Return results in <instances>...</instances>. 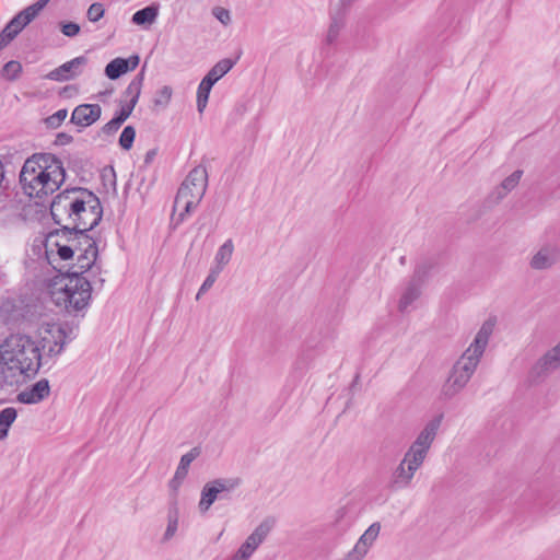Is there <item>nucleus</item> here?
I'll return each instance as SVG.
<instances>
[{"mask_svg":"<svg viewBox=\"0 0 560 560\" xmlns=\"http://www.w3.org/2000/svg\"><path fill=\"white\" fill-rule=\"evenodd\" d=\"M73 141V137L67 132H59L56 136L55 144L56 145H67Z\"/></svg>","mask_w":560,"mask_h":560,"instance_id":"obj_44","label":"nucleus"},{"mask_svg":"<svg viewBox=\"0 0 560 560\" xmlns=\"http://www.w3.org/2000/svg\"><path fill=\"white\" fill-rule=\"evenodd\" d=\"M178 523L170 521L164 533V540L172 538L177 530Z\"/></svg>","mask_w":560,"mask_h":560,"instance_id":"obj_47","label":"nucleus"},{"mask_svg":"<svg viewBox=\"0 0 560 560\" xmlns=\"http://www.w3.org/2000/svg\"><path fill=\"white\" fill-rule=\"evenodd\" d=\"M213 14L224 25H226L231 21L230 12L223 8H214Z\"/></svg>","mask_w":560,"mask_h":560,"instance_id":"obj_43","label":"nucleus"},{"mask_svg":"<svg viewBox=\"0 0 560 560\" xmlns=\"http://www.w3.org/2000/svg\"><path fill=\"white\" fill-rule=\"evenodd\" d=\"M160 5L152 3L138 11L131 18V22L139 26H149L155 22L159 15Z\"/></svg>","mask_w":560,"mask_h":560,"instance_id":"obj_17","label":"nucleus"},{"mask_svg":"<svg viewBox=\"0 0 560 560\" xmlns=\"http://www.w3.org/2000/svg\"><path fill=\"white\" fill-rule=\"evenodd\" d=\"M88 63V58L85 56H79L73 58L70 61H67L59 66L58 68L51 70L46 78L52 81H68L74 79L81 73V67Z\"/></svg>","mask_w":560,"mask_h":560,"instance_id":"obj_11","label":"nucleus"},{"mask_svg":"<svg viewBox=\"0 0 560 560\" xmlns=\"http://www.w3.org/2000/svg\"><path fill=\"white\" fill-rule=\"evenodd\" d=\"M523 172L517 170L508 176L501 184V188L504 190L503 194L499 191V197L502 198L508 191H511L520 182Z\"/></svg>","mask_w":560,"mask_h":560,"instance_id":"obj_33","label":"nucleus"},{"mask_svg":"<svg viewBox=\"0 0 560 560\" xmlns=\"http://www.w3.org/2000/svg\"><path fill=\"white\" fill-rule=\"evenodd\" d=\"M101 115L102 108L98 104H81L73 109L70 122L80 127H89L96 122Z\"/></svg>","mask_w":560,"mask_h":560,"instance_id":"obj_12","label":"nucleus"},{"mask_svg":"<svg viewBox=\"0 0 560 560\" xmlns=\"http://www.w3.org/2000/svg\"><path fill=\"white\" fill-rule=\"evenodd\" d=\"M422 464L423 463H421L419 458L413 457L406 452L402 460L392 475L390 488L398 490L408 487L415 472L421 467Z\"/></svg>","mask_w":560,"mask_h":560,"instance_id":"obj_10","label":"nucleus"},{"mask_svg":"<svg viewBox=\"0 0 560 560\" xmlns=\"http://www.w3.org/2000/svg\"><path fill=\"white\" fill-rule=\"evenodd\" d=\"M275 523L276 521L272 517L265 518L241 545L231 560H248L259 545L267 538Z\"/></svg>","mask_w":560,"mask_h":560,"instance_id":"obj_8","label":"nucleus"},{"mask_svg":"<svg viewBox=\"0 0 560 560\" xmlns=\"http://www.w3.org/2000/svg\"><path fill=\"white\" fill-rule=\"evenodd\" d=\"M49 0H37L33 4L26 7L23 9L24 15L27 19V21H33L39 12L47 5Z\"/></svg>","mask_w":560,"mask_h":560,"instance_id":"obj_36","label":"nucleus"},{"mask_svg":"<svg viewBox=\"0 0 560 560\" xmlns=\"http://www.w3.org/2000/svg\"><path fill=\"white\" fill-rule=\"evenodd\" d=\"M114 92V89L105 90L103 92H100V96H107L110 95Z\"/></svg>","mask_w":560,"mask_h":560,"instance_id":"obj_51","label":"nucleus"},{"mask_svg":"<svg viewBox=\"0 0 560 560\" xmlns=\"http://www.w3.org/2000/svg\"><path fill=\"white\" fill-rule=\"evenodd\" d=\"M201 448L199 446L192 447L188 453L180 457L179 464L175 471L178 477H187L190 464L200 455Z\"/></svg>","mask_w":560,"mask_h":560,"instance_id":"obj_25","label":"nucleus"},{"mask_svg":"<svg viewBox=\"0 0 560 560\" xmlns=\"http://www.w3.org/2000/svg\"><path fill=\"white\" fill-rule=\"evenodd\" d=\"M213 88V84H211L208 80L205 78L201 80V82L198 85L197 89V110L202 114L205 108L207 107L208 100L210 92Z\"/></svg>","mask_w":560,"mask_h":560,"instance_id":"obj_26","label":"nucleus"},{"mask_svg":"<svg viewBox=\"0 0 560 560\" xmlns=\"http://www.w3.org/2000/svg\"><path fill=\"white\" fill-rule=\"evenodd\" d=\"M560 365V342L545 353L532 369L535 378L541 377Z\"/></svg>","mask_w":560,"mask_h":560,"instance_id":"obj_14","label":"nucleus"},{"mask_svg":"<svg viewBox=\"0 0 560 560\" xmlns=\"http://www.w3.org/2000/svg\"><path fill=\"white\" fill-rule=\"evenodd\" d=\"M184 479H185L184 477H178V475L175 474L174 477L170 480L168 486H170V489L172 490L174 497H176L177 491H178L180 485L183 483Z\"/></svg>","mask_w":560,"mask_h":560,"instance_id":"obj_45","label":"nucleus"},{"mask_svg":"<svg viewBox=\"0 0 560 560\" xmlns=\"http://www.w3.org/2000/svg\"><path fill=\"white\" fill-rule=\"evenodd\" d=\"M31 22L32 21H27L22 10L9 21L8 25L11 26L14 32L16 31V35H19V33Z\"/></svg>","mask_w":560,"mask_h":560,"instance_id":"obj_37","label":"nucleus"},{"mask_svg":"<svg viewBox=\"0 0 560 560\" xmlns=\"http://www.w3.org/2000/svg\"><path fill=\"white\" fill-rule=\"evenodd\" d=\"M399 262L401 265H405L406 264V257L405 256H401L400 259H399Z\"/></svg>","mask_w":560,"mask_h":560,"instance_id":"obj_53","label":"nucleus"},{"mask_svg":"<svg viewBox=\"0 0 560 560\" xmlns=\"http://www.w3.org/2000/svg\"><path fill=\"white\" fill-rule=\"evenodd\" d=\"M184 199L196 201L202 200V198L195 197V190H192L191 186H187V184L182 183L174 200V211L180 206V200Z\"/></svg>","mask_w":560,"mask_h":560,"instance_id":"obj_30","label":"nucleus"},{"mask_svg":"<svg viewBox=\"0 0 560 560\" xmlns=\"http://www.w3.org/2000/svg\"><path fill=\"white\" fill-rule=\"evenodd\" d=\"M127 72L128 68L125 58H115L105 67V75L110 80H117Z\"/></svg>","mask_w":560,"mask_h":560,"instance_id":"obj_23","label":"nucleus"},{"mask_svg":"<svg viewBox=\"0 0 560 560\" xmlns=\"http://www.w3.org/2000/svg\"><path fill=\"white\" fill-rule=\"evenodd\" d=\"M104 13H105L104 5L100 2H94L88 9L86 16H88L89 21L97 22L104 16Z\"/></svg>","mask_w":560,"mask_h":560,"instance_id":"obj_39","label":"nucleus"},{"mask_svg":"<svg viewBox=\"0 0 560 560\" xmlns=\"http://www.w3.org/2000/svg\"><path fill=\"white\" fill-rule=\"evenodd\" d=\"M16 31L14 32L8 24L0 32V51L5 48L15 37Z\"/></svg>","mask_w":560,"mask_h":560,"instance_id":"obj_40","label":"nucleus"},{"mask_svg":"<svg viewBox=\"0 0 560 560\" xmlns=\"http://www.w3.org/2000/svg\"><path fill=\"white\" fill-rule=\"evenodd\" d=\"M73 209L74 212L66 224H70V228H75V230H81L82 233L89 234L102 221L103 207L101 200L88 188L82 191L80 202H77Z\"/></svg>","mask_w":560,"mask_h":560,"instance_id":"obj_5","label":"nucleus"},{"mask_svg":"<svg viewBox=\"0 0 560 560\" xmlns=\"http://www.w3.org/2000/svg\"><path fill=\"white\" fill-rule=\"evenodd\" d=\"M173 95V89L170 85H164L155 92L153 104L156 108L164 109L168 106Z\"/></svg>","mask_w":560,"mask_h":560,"instance_id":"obj_28","label":"nucleus"},{"mask_svg":"<svg viewBox=\"0 0 560 560\" xmlns=\"http://www.w3.org/2000/svg\"><path fill=\"white\" fill-rule=\"evenodd\" d=\"M50 394L49 381L42 378L18 394V400L25 405L43 401Z\"/></svg>","mask_w":560,"mask_h":560,"instance_id":"obj_13","label":"nucleus"},{"mask_svg":"<svg viewBox=\"0 0 560 560\" xmlns=\"http://www.w3.org/2000/svg\"><path fill=\"white\" fill-rule=\"evenodd\" d=\"M559 258L556 247H542L530 260V267L536 270H544L552 267Z\"/></svg>","mask_w":560,"mask_h":560,"instance_id":"obj_16","label":"nucleus"},{"mask_svg":"<svg viewBox=\"0 0 560 560\" xmlns=\"http://www.w3.org/2000/svg\"><path fill=\"white\" fill-rule=\"evenodd\" d=\"M330 19L331 22L326 36V44L328 45H331L337 40L340 31L345 26V13L339 12L337 14H331Z\"/></svg>","mask_w":560,"mask_h":560,"instance_id":"obj_22","label":"nucleus"},{"mask_svg":"<svg viewBox=\"0 0 560 560\" xmlns=\"http://www.w3.org/2000/svg\"><path fill=\"white\" fill-rule=\"evenodd\" d=\"M436 267V261L433 258H429L418 264L415 268L411 280L417 282L419 285H423L429 279L430 272Z\"/></svg>","mask_w":560,"mask_h":560,"instance_id":"obj_20","label":"nucleus"},{"mask_svg":"<svg viewBox=\"0 0 560 560\" xmlns=\"http://www.w3.org/2000/svg\"><path fill=\"white\" fill-rule=\"evenodd\" d=\"M233 242L232 240H226L223 245H221L215 254L217 267H223L230 261L233 254Z\"/></svg>","mask_w":560,"mask_h":560,"instance_id":"obj_27","label":"nucleus"},{"mask_svg":"<svg viewBox=\"0 0 560 560\" xmlns=\"http://www.w3.org/2000/svg\"><path fill=\"white\" fill-rule=\"evenodd\" d=\"M67 338V327L60 324H52L45 330L39 346L26 335H11L0 346V362L20 375L35 376L48 359L63 351Z\"/></svg>","mask_w":560,"mask_h":560,"instance_id":"obj_2","label":"nucleus"},{"mask_svg":"<svg viewBox=\"0 0 560 560\" xmlns=\"http://www.w3.org/2000/svg\"><path fill=\"white\" fill-rule=\"evenodd\" d=\"M421 288V285L410 279L399 300L398 308L400 312H406L408 306H410L420 296Z\"/></svg>","mask_w":560,"mask_h":560,"instance_id":"obj_19","label":"nucleus"},{"mask_svg":"<svg viewBox=\"0 0 560 560\" xmlns=\"http://www.w3.org/2000/svg\"><path fill=\"white\" fill-rule=\"evenodd\" d=\"M183 184H187V186H191L192 190H195V197L203 198L207 187H208V172L206 167L199 165L194 167Z\"/></svg>","mask_w":560,"mask_h":560,"instance_id":"obj_15","label":"nucleus"},{"mask_svg":"<svg viewBox=\"0 0 560 560\" xmlns=\"http://www.w3.org/2000/svg\"><path fill=\"white\" fill-rule=\"evenodd\" d=\"M135 139H136V129L133 126H126L120 136H119V140H118V143L120 145V148L122 150H130L133 145V142H135Z\"/></svg>","mask_w":560,"mask_h":560,"instance_id":"obj_31","label":"nucleus"},{"mask_svg":"<svg viewBox=\"0 0 560 560\" xmlns=\"http://www.w3.org/2000/svg\"><path fill=\"white\" fill-rule=\"evenodd\" d=\"M136 107V100L133 102H126L119 110H117L114 115V118H116L118 121L124 124L129 116L132 114L133 109Z\"/></svg>","mask_w":560,"mask_h":560,"instance_id":"obj_38","label":"nucleus"},{"mask_svg":"<svg viewBox=\"0 0 560 560\" xmlns=\"http://www.w3.org/2000/svg\"><path fill=\"white\" fill-rule=\"evenodd\" d=\"M220 272H221V267H215L210 270L209 275L207 276L203 283L201 284V287L198 290V293L196 296L197 300L200 299V296L202 294H205L213 285V283L218 279Z\"/></svg>","mask_w":560,"mask_h":560,"instance_id":"obj_32","label":"nucleus"},{"mask_svg":"<svg viewBox=\"0 0 560 560\" xmlns=\"http://www.w3.org/2000/svg\"><path fill=\"white\" fill-rule=\"evenodd\" d=\"M59 27L61 33L68 37H74L80 33V25L75 22H60Z\"/></svg>","mask_w":560,"mask_h":560,"instance_id":"obj_41","label":"nucleus"},{"mask_svg":"<svg viewBox=\"0 0 560 560\" xmlns=\"http://www.w3.org/2000/svg\"><path fill=\"white\" fill-rule=\"evenodd\" d=\"M359 377H360V375H359V374H357V375H355V377H354V380H353V382H352V384H351V387L355 386V384H357V383H358V381H359Z\"/></svg>","mask_w":560,"mask_h":560,"instance_id":"obj_52","label":"nucleus"},{"mask_svg":"<svg viewBox=\"0 0 560 560\" xmlns=\"http://www.w3.org/2000/svg\"><path fill=\"white\" fill-rule=\"evenodd\" d=\"M354 0H340V5L346 9L351 5Z\"/></svg>","mask_w":560,"mask_h":560,"instance_id":"obj_50","label":"nucleus"},{"mask_svg":"<svg viewBox=\"0 0 560 560\" xmlns=\"http://www.w3.org/2000/svg\"><path fill=\"white\" fill-rule=\"evenodd\" d=\"M199 203H200V201L190 200V199L189 200L188 199L180 200V206L178 208H182V211L179 212L178 218L176 219V225L184 222L186 217L189 215L197 208V206Z\"/></svg>","mask_w":560,"mask_h":560,"instance_id":"obj_34","label":"nucleus"},{"mask_svg":"<svg viewBox=\"0 0 560 560\" xmlns=\"http://www.w3.org/2000/svg\"><path fill=\"white\" fill-rule=\"evenodd\" d=\"M158 154V150L156 149H151L149 150L145 155H144V164L145 165H149L150 163H152V161L154 160V158Z\"/></svg>","mask_w":560,"mask_h":560,"instance_id":"obj_49","label":"nucleus"},{"mask_svg":"<svg viewBox=\"0 0 560 560\" xmlns=\"http://www.w3.org/2000/svg\"><path fill=\"white\" fill-rule=\"evenodd\" d=\"M493 328L494 320L491 318L486 320L478 330L472 343L455 362L448 378L442 387V395L445 398L454 397L466 386L480 362Z\"/></svg>","mask_w":560,"mask_h":560,"instance_id":"obj_4","label":"nucleus"},{"mask_svg":"<svg viewBox=\"0 0 560 560\" xmlns=\"http://www.w3.org/2000/svg\"><path fill=\"white\" fill-rule=\"evenodd\" d=\"M44 247L47 262L58 272L54 284L63 283L59 292L54 293L56 304L62 301L69 314L88 308L92 285L84 273L95 266L98 257L95 240L65 224L47 234Z\"/></svg>","mask_w":560,"mask_h":560,"instance_id":"obj_1","label":"nucleus"},{"mask_svg":"<svg viewBox=\"0 0 560 560\" xmlns=\"http://www.w3.org/2000/svg\"><path fill=\"white\" fill-rule=\"evenodd\" d=\"M178 515H179V512H178V508H177V502H176V499H174V501L172 502V504L168 509V522L172 521V522L178 523Z\"/></svg>","mask_w":560,"mask_h":560,"instance_id":"obj_46","label":"nucleus"},{"mask_svg":"<svg viewBox=\"0 0 560 560\" xmlns=\"http://www.w3.org/2000/svg\"><path fill=\"white\" fill-rule=\"evenodd\" d=\"M443 415H439L427 423L424 429L419 433L416 441L411 444L407 453L424 462L436 432L441 425Z\"/></svg>","mask_w":560,"mask_h":560,"instance_id":"obj_9","label":"nucleus"},{"mask_svg":"<svg viewBox=\"0 0 560 560\" xmlns=\"http://www.w3.org/2000/svg\"><path fill=\"white\" fill-rule=\"evenodd\" d=\"M241 485L240 478H218L207 482L201 490L199 510L206 512L218 499H226V493Z\"/></svg>","mask_w":560,"mask_h":560,"instance_id":"obj_7","label":"nucleus"},{"mask_svg":"<svg viewBox=\"0 0 560 560\" xmlns=\"http://www.w3.org/2000/svg\"><path fill=\"white\" fill-rule=\"evenodd\" d=\"M125 61H127L128 71H132L138 67L140 58L138 55H132L129 58H125Z\"/></svg>","mask_w":560,"mask_h":560,"instance_id":"obj_48","label":"nucleus"},{"mask_svg":"<svg viewBox=\"0 0 560 560\" xmlns=\"http://www.w3.org/2000/svg\"><path fill=\"white\" fill-rule=\"evenodd\" d=\"M235 65V60L224 58L218 61L203 77L211 84H215L222 77H224Z\"/></svg>","mask_w":560,"mask_h":560,"instance_id":"obj_18","label":"nucleus"},{"mask_svg":"<svg viewBox=\"0 0 560 560\" xmlns=\"http://www.w3.org/2000/svg\"><path fill=\"white\" fill-rule=\"evenodd\" d=\"M68 115V110L66 108L58 109L52 115L45 118V124L47 128L56 129L61 126L63 120L66 119Z\"/></svg>","mask_w":560,"mask_h":560,"instance_id":"obj_35","label":"nucleus"},{"mask_svg":"<svg viewBox=\"0 0 560 560\" xmlns=\"http://www.w3.org/2000/svg\"><path fill=\"white\" fill-rule=\"evenodd\" d=\"M121 122L118 121L116 118H112L108 122H106L103 127H102V132L106 136H113L115 135L118 129L121 127Z\"/></svg>","mask_w":560,"mask_h":560,"instance_id":"obj_42","label":"nucleus"},{"mask_svg":"<svg viewBox=\"0 0 560 560\" xmlns=\"http://www.w3.org/2000/svg\"><path fill=\"white\" fill-rule=\"evenodd\" d=\"M67 177L62 161L52 153H34L27 158L20 172L24 192L44 205Z\"/></svg>","mask_w":560,"mask_h":560,"instance_id":"obj_3","label":"nucleus"},{"mask_svg":"<svg viewBox=\"0 0 560 560\" xmlns=\"http://www.w3.org/2000/svg\"><path fill=\"white\" fill-rule=\"evenodd\" d=\"M84 187L66 188L54 197L50 202V214L56 224L65 225L74 212V205L80 202Z\"/></svg>","mask_w":560,"mask_h":560,"instance_id":"obj_6","label":"nucleus"},{"mask_svg":"<svg viewBox=\"0 0 560 560\" xmlns=\"http://www.w3.org/2000/svg\"><path fill=\"white\" fill-rule=\"evenodd\" d=\"M16 417L18 411L13 407H7L0 411V440L8 436L9 429Z\"/></svg>","mask_w":560,"mask_h":560,"instance_id":"obj_24","label":"nucleus"},{"mask_svg":"<svg viewBox=\"0 0 560 560\" xmlns=\"http://www.w3.org/2000/svg\"><path fill=\"white\" fill-rule=\"evenodd\" d=\"M21 72V62L16 60H10L2 67L1 75L9 81H15L20 77Z\"/></svg>","mask_w":560,"mask_h":560,"instance_id":"obj_29","label":"nucleus"},{"mask_svg":"<svg viewBox=\"0 0 560 560\" xmlns=\"http://www.w3.org/2000/svg\"><path fill=\"white\" fill-rule=\"evenodd\" d=\"M144 80V69H142L128 84L127 89L124 92V96L129 98L127 102H133L136 100V104L139 101L141 89Z\"/></svg>","mask_w":560,"mask_h":560,"instance_id":"obj_21","label":"nucleus"}]
</instances>
